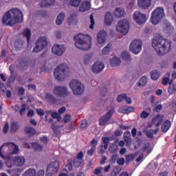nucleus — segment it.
Returning a JSON list of instances; mask_svg holds the SVG:
<instances>
[{"mask_svg":"<svg viewBox=\"0 0 176 176\" xmlns=\"http://www.w3.org/2000/svg\"><path fill=\"white\" fill-rule=\"evenodd\" d=\"M19 151V146L13 142L4 143L0 146V157L5 162L8 168H12L13 166L21 167L25 163L24 157L12 156V155H17Z\"/></svg>","mask_w":176,"mask_h":176,"instance_id":"obj_1","label":"nucleus"},{"mask_svg":"<svg viewBox=\"0 0 176 176\" xmlns=\"http://www.w3.org/2000/svg\"><path fill=\"white\" fill-rule=\"evenodd\" d=\"M171 43V41L164 39L160 34H156L152 39V46L158 56H164L170 52Z\"/></svg>","mask_w":176,"mask_h":176,"instance_id":"obj_2","label":"nucleus"},{"mask_svg":"<svg viewBox=\"0 0 176 176\" xmlns=\"http://www.w3.org/2000/svg\"><path fill=\"white\" fill-rule=\"evenodd\" d=\"M23 12L18 8L7 11L2 17V23H23Z\"/></svg>","mask_w":176,"mask_h":176,"instance_id":"obj_3","label":"nucleus"},{"mask_svg":"<svg viewBox=\"0 0 176 176\" xmlns=\"http://www.w3.org/2000/svg\"><path fill=\"white\" fill-rule=\"evenodd\" d=\"M75 46L80 50H90L91 49V36L78 34L74 36Z\"/></svg>","mask_w":176,"mask_h":176,"instance_id":"obj_4","label":"nucleus"},{"mask_svg":"<svg viewBox=\"0 0 176 176\" xmlns=\"http://www.w3.org/2000/svg\"><path fill=\"white\" fill-rule=\"evenodd\" d=\"M68 71H69V67L65 63L57 66L54 71V75L56 80H63L65 78V73Z\"/></svg>","mask_w":176,"mask_h":176,"instance_id":"obj_5","label":"nucleus"},{"mask_svg":"<svg viewBox=\"0 0 176 176\" xmlns=\"http://www.w3.org/2000/svg\"><path fill=\"white\" fill-rule=\"evenodd\" d=\"M69 86L76 96H82L85 93V85L79 80H72L69 82Z\"/></svg>","mask_w":176,"mask_h":176,"instance_id":"obj_6","label":"nucleus"},{"mask_svg":"<svg viewBox=\"0 0 176 176\" xmlns=\"http://www.w3.org/2000/svg\"><path fill=\"white\" fill-rule=\"evenodd\" d=\"M35 47H34L32 52L33 53H39L42 52L43 49L47 47V39L46 37H40L35 43Z\"/></svg>","mask_w":176,"mask_h":176,"instance_id":"obj_7","label":"nucleus"},{"mask_svg":"<svg viewBox=\"0 0 176 176\" xmlns=\"http://www.w3.org/2000/svg\"><path fill=\"white\" fill-rule=\"evenodd\" d=\"M53 94L56 97H60L61 98H65L69 96V91L67 87L56 86L54 88Z\"/></svg>","mask_w":176,"mask_h":176,"instance_id":"obj_8","label":"nucleus"},{"mask_svg":"<svg viewBox=\"0 0 176 176\" xmlns=\"http://www.w3.org/2000/svg\"><path fill=\"white\" fill-rule=\"evenodd\" d=\"M164 17V9L157 8L151 14V23H159Z\"/></svg>","mask_w":176,"mask_h":176,"instance_id":"obj_9","label":"nucleus"},{"mask_svg":"<svg viewBox=\"0 0 176 176\" xmlns=\"http://www.w3.org/2000/svg\"><path fill=\"white\" fill-rule=\"evenodd\" d=\"M129 49L133 54H138L142 50V42L140 40H133L130 44Z\"/></svg>","mask_w":176,"mask_h":176,"instance_id":"obj_10","label":"nucleus"},{"mask_svg":"<svg viewBox=\"0 0 176 176\" xmlns=\"http://www.w3.org/2000/svg\"><path fill=\"white\" fill-rule=\"evenodd\" d=\"M133 19L135 23H146V20H148L146 14L140 11L135 12L133 15Z\"/></svg>","mask_w":176,"mask_h":176,"instance_id":"obj_11","label":"nucleus"},{"mask_svg":"<svg viewBox=\"0 0 176 176\" xmlns=\"http://www.w3.org/2000/svg\"><path fill=\"white\" fill-rule=\"evenodd\" d=\"M116 30L118 32L126 35L129 33V30H130V24L129 23H118L116 26Z\"/></svg>","mask_w":176,"mask_h":176,"instance_id":"obj_12","label":"nucleus"},{"mask_svg":"<svg viewBox=\"0 0 176 176\" xmlns=\"http://www.w3.org/2000/svg\"><path fill=\"white\" fill-rule=\"evenodd\" d=\"M113 115V110H109L103 117H102L99 120V124L100 126H105L109 120H111V118H112Z\"/></svg>","mask_w":176,"mask_h":176,"instance_id":"obj_13","label":"nucleus"},{"mask_svg":"<svg viewBox=\"0 0 176 176\" xmlns=\"http://www.w3.org/2000/svg\"><path fill=\"white\" fill-rule=\"evenodd\" d=\"M72 163L73 164L74 167L79 168V166H82V163H83V152L80 151L78 153Z\"/></svg>","mask_w":176,"mask_h":176,"instance_id":"obj_14","label":"nucleus"},{"mask_svg":"<svg viewBox=\"0 0 176 176\" xmlns=\"http://www.w3.org/2000/svg\"><path fill=\"white\" fill-rule=\"evenodd\" d=\"M52 52L56 56H63L64 52H65V47H64V45L55 44L52 49Z\"/></svg>","mask_w":176,"mask_h":176,"instance_id":"obj_15","label":"nucleus"},{"mask_svg":"<svg viewBox=\"0 0 176 176\" xmlns=\"http://www.w3.org/2000/svg\"><path fill=\"white\" fill-rule=\"evenodd\" d=\"M105 68L104 63L96 61L92 66V71L94 74H100Z\"/></svg>","mask_w":176,"mask_h":176,"instance_id":"obj_16","label":"nucleus"},{"mask_svg":"<svg viewBox=\"0 0 176 176\" xmlns=\"http://www.w3.org/2000/svg\"><path fill=\"white\" fill-rule=\"evenodd\" d=\"M107 32L104 30L100 31L98 34H97V41L98 43H100V45H102V43H105V41L107 39Z\"/></svg>","mask_w":176,"mask_h":176,"instance_id":"obj_17","label":"nucleus"},{"mask_svg":"<svg viewBox=\"0 0 176 176\" xmlns=\"http://www.w3.org/2000/svg\"><path fill=\"white\" fill-rule=\"evenodd\" d=\"M152 4V0H138V5L141 9H148Z\"/></svg>","mask_w":176,"mask_h":176,"instance_id":"obj_18","label":"nucleus"},{"mask_svg":"<svg viewBox=\"0 0 176 176\" xmlns=\"http://www.w3.org/2000/svg\"><path fill=\"white\" fill-rule=\"evenodd\" d=\"M25 133L28 135V137H34L36 134V130L34 127L25 126L24 128Z\"/></svg>","mask_w":176,"mask_h":176,"instance_id":"obj_19","label":"nucleus"},{"mask_svg":"<svg viewBox=\"0 0 176 176\" xmlns=\"http://www.w3.org/2000/svg\"><path fill=\"white\" fill-rule=\"evenodd\" d=\"M56 3V0H42L39 5L41 8H49Z\"/></svg>","mask_w":176,"mask_h":176,"instance_id":"obj_20","label":"nucleus"},{"mask_svg":"<svg viewBox=\"0 0 176 176\" xmlns=\"http://www.w3.org/2000/svg\"><path fill=\"white\" fill-rule=\"evenodd\" d=\"M58 168H54L52 166V165H48L47 168V171H46V175L47 176H53L54 174H56L58 171Z\"/></svg>","mask_w":176,"mask_h":176,"instance_id":"obj_21","label":"nucleus"},{"mask_svg":"<svg viewBox=\"0 0 176 176\" xmlns=\"http://www.w3.org/2000/svg\"><path fill=\"white\" fill-rule=\"evenodd\" d=\"M90 6H91L90 2L87 1H85L80 5V6L79 8V11L80 12H86L87 10H89V9H90Z\"/></svg>","mask_w":176,"mask_h":176,"instance_id":"obj_22","label":"nucleus"},{"mask_svg":"<svg viewBox=\"0 0 176 176\" xmlns=\"http://www.w3.org/2000/svg\"><path fill=\"white\" fill-rule=\"evenodd\" d=\"M45 98L47 100L48 102H50V104H52L53 105L57 104V98L50 94H45Z\"/></svg>","mask_w":176,"mask_h":176,"instance_id":"obj_23","label":"nucleus"},{"mask_svg":"<svg viewBox=\"0 0 176 176\" xmlns=\"http://www.w3.org/2000/svg\"><path fill=\"white\" fill-rule=\"evenodd\" d=\"M171 127V122L169 120L164 121V124L162 126V133H167L168 130H170Z\"/></svg>","mask_w":176,"mask_h":176,"instance_id":"obj_24","label":"nucleus"},{"mask_svg":"<svg viewBox=\"0 0 176 176\" xmlns=\"http://www.w3.org/2000/svg\"><path fill=\"white\" fill-rule=\"evenodd\" d=\"M164 118V115L162 114H157L155 118L152 119V122H156V120H158L157 123L156 124V127H159L162 124V122H163V119Z\"/></svg>","mask_w":176,"mask_h":176,"instance_id":"obj_25","label":"nucleus"},{"mask_svg":"<svg viewBox=\"0 0 176 176\" xmlns=\"http://www.w3.org/2000/svg\"><path fill=\"white\" fill-rule=\"evenodd\" d=\"M121 63L122 60H120V58H118L116 56H114L110 60L111 67H118V65H120Z\"/></svg>","mask_w":176,"mask_h":176,"instance_id":"obj_26","label":"nucleus"},{"mask_svg":"<svg viewBox=\"0 0 176 176\" xmlns=\"http://www.w3.org/2000/svg\"><path fill=\"white\" fill-rule=\"evenodd\" d=\"M124 14H126V12L123 8H118L114 11V16L116 17H123Z\"/></svg>","mask_w":176,"mask_h":176,"instance_id":"obj_27","label":"nucleus"},{"mask_svg":"<svg viewBox=\"0 0 176 176\" xmlns=\"http://www.w3.org/2000/svg\"><path fill=\"white\" fill-rule=\"evenodd\" d=\"M23 36L27 38L28 43H30V41H31V30L26 28L23 30L22 32Z\"/></svg>","mask_w":176,"mask_h":176,"instance_id":"obj_28","label":"nucleus"},{"mask_svg":"<svg viewBox=\"0 0 176 176\" xmlns=\"http://www.w3.org/2000/svg\"><path fill=\"white\" fill-rule=\"evenodd\" d=\"M148 149H149L148 146H144L143 148H141L140 152H142V153L136 159V160H135L136 163H140V161L142 160V159H144V153H145L146 151H148Z\"/></svg>","mask_w":176,"mask_h":176,"instance_id":"obj_29","label":"nucleus"},{"mask_svg":"<svg viewBox=\"0 0 176 176\" xmlns=\"http://www.w3.org/2000/svg\"><path fill=\"white\" fill-rule=\"evenodd\" d=\"M148 82V78L146 76H143L138 82V86L139 87H144Z\"/></svg>","mask_w":176,"mask_h":176,"instance_id":"obj_30","label":"nucleus"},{"mask_svg":"<svg viewBox=\"0 0 176 176\" xmlns=\"http://www.w3.org/2000/svg\"><path fill=\"white\" fill-rule=\"evenodd\" d=\"M150 75L153 80H157L160 78V72L159 70H153Z\"/></svg>","mask_w":176,"mask_h":176,"instance_id":"obj_31","label":"nucleus"},{"mask_svg":"<svg viewBox=\"0 0 176 176\" xmlns=\"http://www.w3.org/2000/svg\"><path fill=\"white\" fill-rule=\"evenodd\" d=\"M19 129V122H13L10 128V133H16Z\"/></svg>","mask_w":176,"mask_h":176,"instance_id":"obj_32","label":"nucleus"},{"mask_svg":"<svg viewBox=\"0 0 176 176\" xmlns=\"http://www.w3.org/2000/svg\"><path fill=\"white\" fill-rule=\"evenodd\" d=\"M134 107L125 106L121 108L122 113H131V112H134Z\"/></svg>","mask_w":176,"mask_h":176,"instance_id":"obj_33","label":"nucleus"},{"mask_svg":"<svg viewBox=\"0 0 176 176\" xmlns=\"http://www.w3.org/2000/svg\"><path fill=\"white\" fill-rule=\"evenodd\" d=\"M164 32L166 34H171L174 32V27L171 25V23H167L165 28L164 29Z\"/></svg>","mask_w":176,"mask_h":176,"instance_id":"obj_34","label":"nucleus"},{"mask_svg":"<svg viewBox=\"0 0 176 176\" xmlns=\"http://www.w3.org/2000/svg\"><path fill=\"white\" fill-rule=\"evenodd\" d=\"M15 49H17V50L22 49L24 46V41L21 39H18L16 41H15L14 43Z\"/></svg>","mask_w":176,"mask_h":176,"instance_id":"obj_35","label":"nucleus"},{"mask_svg":"<svg viewBox=\"0 0 176 176\" xmlns=\"http://www.w3.org/2000/svg\"><path fill=\"white\" fill-rule=\"evenodd\" d=\"M113 21V15L111 12H107L104 16V23H112Z\"/></svg>","mask_w":176,"mask_h":176,"instance_id":"obj_36","label":"nucleus"},{"mask_svg":"<svg viewBox=\"0 0 176 176\" xmlns=\"http://www.w3.org/2000/svg\"><path fill=\"white\" fill-rule=\"evenodd\" d=\"M121 58H122V60H124L125 61H130V60H131V56H130V54H129V52H127L126 51H124L121 54Z\"/></svg>","mask_w":176,"mask_h":176,"instance_id":"obj_37","label":"nucleus"},{"mask_svg":"<svg viewBox=\"0 0 176 176\" xmlns=\"http://www.w3.org/2000/svg\"><path fill=\"white\" fill-rule=\"evenodd\" d=\"M36 175V170L34 168H30L27 170L24 174L23 176H35Z\"/></svg>","mask_w":176,"mask_h":176,"instance_id":"obj_38","label":"nucleus"},{"mask_svg":"<svg viewBox=\"0 0 176 176\" xmlns=\"http://www.w3.org/2000/svg\"><path fill=\"white\" fill-rule=\"evenodd\" d=\"M32 147L33 148V149H34V151L37 152H42L43 149V146H41V144L36 142L32 143Z\"/></svg>","mask_w":176,"mask_h":176,"instance_id":"obj_39","label":"nucleus"},{"mask_svg":"<svg viewBox=\"0 0 176 176\" xmlns=\"http://www.w3.org/2000/svg\"><path fill=\"white\" fill-rule=\"evenodd\" d=\"M64 20H65V13L60 12L56 18V23H64Z\"/></svg>","mask_w":176,"mask_h":176,"instance_id":"obj_40","label":"nucleus"},{"mask_svg":"<svg viewBox=\"0 0 176 176\" xmlns=\"http://www.w3.org/2000/svg\"><path fill=\"white\" fill-rule=\"evenodd\" d=\"M124 142L126 144H129V142H130V140H131V133H130V131H126L124 133Z\"/></svg>","mask_w":176,"mask_h":176,"instance_id":"obj_41","label":"nucleus"},{"mask_svg":"<svg viewBox=\"0 0 176 176\" xmlns=\"http://www.w3.org/2000/svg\"><path fill=\"white\" fill-rule=\"evenodd\" d=\"M102 143L104 145V148L105 150L108 149V146L109 145V138L108 137H102Z\"/></svg>","mask_w":176,"mask_h":176,"instance_id":"obj_42","label":"nucleus"},{"mask_svg":"<svg viewBox=\"0 0 176 176\" xmlns=\"http://www.w3.org/2000/svg\"><path fill=\"white\" fill-rule=\"evenodd\" d=\"M109 151L110 153H116L118 152V145L112 144L109 147Z\"/></svg>","mask_w":176,"mask_h":176,"instance_id":"obj_43","label":"nucleus"},{"mask_svg":"<svg viewBox=\"0 0 176 176\" xmlns=\"http://www.w3.org/2000/svg\"><path fill=\"white\" fill-rule=\"evenodd\" d=\"M81 3L82 0H70L69 5H71V6H74V8H78Z\"/></svg>","mask_w":176,"mask_h":176,"instance_id":"obj_44","label":"nucleus"},{"mask_svg":"<svg viewBox=\"0 0 176 176\" xmlns=\"http://www.w3.org/2000/svg\"><path fill=\"white\" fill-rule=\"evenodd\" d=\"M143 133H146L147 138H150V140H155V137L153 136V130H149L148 131H143Z\"/></svg>","mask_w":176,"mask_h":176,"instance_id":"obj_45","label":"nucleus"},{"mask_svg":"<svg viewBox=\"0 0 176 176\" xmlns=\"http://www.w3.org/2000/svg\"><path fill=\"white\" fill-rule=\"evenodd\" d=\"M120 171H122V168L120 166H115L111 172V176H117Z\"/></svg>","mask_w":176,"mask_h":176,"instance_id":"obj_46","label":"nucleus"},{"mask_svg":"<svg viewBox=\"0 0 176 176\" xmlns=\"http://www.w3.org/2000/svg\"><path fill=\"white\" fill-rule=\"evenodd\" d=\"M112 44L108 43L102 50V54H108L109 53V50H111V47Z\"/></svg>","mask_w":176,"mask_h":176,"instance_id":"obj_47","label":"nucleus"},{"mask_svg":"<svg viewBox=\"0 0 176 176\" xmlns=\"http://www.w3.org/2000/svg\"><path fill=\"white\" fill-rule=\"evenodd\" d=\"M91 58H93V54L85 55L84 58V64H89V63L91 61Z\"/></svg>","mask_w":176,"mask_h":176,"instance_id":"obj_48","label":"nucleus"},{"mask_svg":"<svg viewBox=\"0 0 176 176\" xmlns=\"http://www.w3.org/2000/svg\"><path fill=\"white\" fill-rule=\"evenodd\" d=\"M27 110V104H23L21 105V108L19 110V114L21 116H23V115H25V111Z\"/></svg>","mask_w":176,"mask_h":176,"instance_id":"obj_49","label":"nucleus"},{"mask_svg":"<svg viewBox=\"0 0 176 176\" xmlns=\"http://www.w3.org/2000/svg\"><path fill=\"white\" fill-rule=\"evenodd\" d=\"M17 67H19V68H24V67H28V61L20 60L19 62V64L17 65Z\"/></svg>","mask_w":176,"mask_h":176,"instance_id":"obj_50","label":"nucleus"},{"mask_svg":"<svg viewBox=\"0 0 176 176\" xmlns=\"http://www.w3.org/2000/svg\"><path fill=\"white\" fill-rule=\"evenodd\" d=\"M52 118H53V119H57L58 122H61V116H60V114H58L57 112L52 113Z\"/></svg>","mask_w":176,"mask_h":176,"instance_id":"obj_51","label":"nucleus"},{"mask_svg":"<svg viewBox=\"0 0 176 176\" xmlns=\"http://www.w3.org/2000/svg\"><path fill=\"white\" fill-rule=\"evenodd\" d=\"M126 157V163L129 164L130 163V162H133L134 160V155L133 154H129V155H126V156H125Z\"/></svg>","mask_w":176,"mask_h":176,"instance_id":"obj_52","label":"nucleus"},{"mask_svg":"<svg viewBox=\"0 0 176 176\" xmlns=\"http://www.w3.org/2000/svg\"><path fill=\"white\" fill-rule=\"evenodd\" d=\"M50 166L54 167V168L60 169V162L56 160L50 164Z\"/></svg>","mask_w":176,"mask_h":176,"instance_id":"obj_53","label":"nucleus"},{"mask_svg":"<svg viewBox=\"0 0 176 176\" xmlns=\"http://www.w3.org/2000/svg\"><path fill=\"white\" fill-rule=\"evenodd\" d=\"M126 100V94H120L117 97L118 102H122V101H125Z\"/></svg>","mask_w":176,"mask_h":176,"instance_id":"obj_54","label":"nucleus"},{"mask_svg":"<svg viewBox=\"0 0 176 176\" xmlns=\"http://www.w3.org/2000/svg\"><path fill=\"white\" fill-rule=\"evenodd\" d=\"M90 145L92 149H96V148H97V145H98V140L93 139L90 142Z\"/></svg>","mask_w":176,"mask_h":176,"instance_id":"obj_55","label":"nucleus"},{"mask_svg":"<svg viewBox=\"0 0 176 176\" xmlns=\"http://www.w3.org/2000/svg\"><path fill=\"white\" fill-rule=\"evenodd\" d=\"M76 21V14H72L68 18V23H72Z\"/></svg>","mask_w":176,"mask_h":176,"instance_id":"obj_56","label":"nucleus"},{"mask_svg":"<svg viewBox=\"0 0 176 176\" xmlns=\"http://www.w3.org/2000/svg\"><path fill=\"white\" fill-rule=\"evenodd\" d=\"M63 122L64 123H69L71 122V115L65 114L63 118Z\"/></svg>","mask_w":176,"mask_h":176,"instance_id":"obj_57","label":"nucleus"},{"mask_svg":"<svg viewBox=\"0 0 176 176\" xmlns=\"http://www.w3.org/2000/svg\"><path fill=\"white\" fill-rule=\"evenodd\" d=\"M168 91L169 94H174L176 91V87L174 85H170L169 88L168 89Z\"/></svg>","mask_w":176,"mask_h":176,"instance_id":"obj_58","label":"nucleus"},{"mask_svg":"<svg viewBox=\"0 0 176 176\" xmlns=\"http://www.w3.org/2000/svg\"><path fill=\"white\" fill-rule=\"evenodd\" d=\"M66 169L68 170L69 171H72V170H74V167L72 166V162L70 161L67 163V164H66L65 166Z\"/></svg>","mask_w":176,"mask_h":176,"instance_id":"obj_59","label":"nucleus"},{"mask_svg":"<svg viewBox=\"0 0 176 176\" xmlns=\"http://www.w3.org/2000/svg\"><path fill=\"white\" fill-rule=\"evenodd\" d=\"M148 116H149V113L145 111H142V113H140V118H142V119H146Z\"/></svg>","mask_w":176,"mask_h":176,"instance_id":"obj_60","label":"nucleus"},{"mask_svg":"<svg viewBox=\"0 0 176 176\" xmlns=\"http://www.w3.org/2000/svg\"><path fill=\"white\" fill-rule=\"evenodd\" d=\"M80 129H87V120H83L81 121Z\"/></svg>","mask_w":176,"mask_h":176,"instance_id":"obj_61","label":"nucleus"},{"mask_svg":"<svg viewBox=\"0 0 176 176\" xmlns=\"http://www.w3.org/2000/svg\"><path fill=\"white\" fill-rule=\"evenodd\" d=\"M38 116H45V111L42 109H36V110Z\"/></svg>","mask_w":176,"mask_h":176,"instance_id":"obj_62","label":"nucleus"},{"mask_svg":"<svg viewBox=\"0 0 176 176\" xmlns=\"http://www.w3.org/2000/svg\"><path fill=\"white\" fill-rule=\"evenodd\" d=\"M9 131V123L6 122L3 128V132L4 134H7Z\"/></svg>","mask_w":176,"mask_h":176,"instance_id":"obj_63","label":"nucleus"},{"mask_svg":"<svg viewBox=\"0 0 176 176\" xmlns=\"http://www.w3.org/2000/svg\"><path fill=\"white\" fill-rule=\"evenodd\" d=\"M158 176H168V171L167 170L162 171L158 174Z\"/></svg>","mask_w":176,"mask_h":176,"instance_id":"obj_64","label":"nucleus"}]
</instances>
